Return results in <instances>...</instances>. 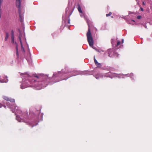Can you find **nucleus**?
Masks as SVG:
<instances>
[{"instance_id": "1", "label": "nucleus", "mask_w": 152, "mask_h": 152, "mask_svg": "<svg viewBox=\"0 0 152 152\" xmlns=\"http://www.w3.org/2000/svg\"><path fill=\"white\" fill-rule=\"evenodd\" d=\"M18 31L19 32L18 36V40L20 42L21 50L24 53L25 50L23 46V44L26 42L25 34L24 32L22 33L20 29H18Z\"/></svg>"}, {"instance_id": "2", "label": "nucleus", "mask_w": 152, "mask_h": 152, "mask_svg": "<svg viewBox=\"0 0 152 152\" xmlns=\"http://www.w3.org/2000/svg\"><path fill=\"white\" fill-rule=\"evenodd\" d=\"M15 114H18V115L20 116L22 118H27L28 117V114L27 111L23 113L22 111L20 110V108L17 106H16L15 107Z\"/></svg>"}, {"instance_id": "3", "label": "nucleus", "mask_w": 152, "mask_h": 152, "mask_svg": "<svg viewBox=\"0 0 152 152\" xmlns=\"http://www.w3.org/2000/svg\"><path fill=\"white\" fill-rule=\"evenodd\" d=\"M87 40L90 46L92 47L94 45V42L92 36L91 34L90 28L88 25V31L87 34Z\"/></svg>"}, {"instance_id": "4", "label": "nucleus", "mask_w": 152, "mask_h": 152, "mask_svg": "<svg viewBox=\"0 0 152 152\" xmlns=\"http://www.w3.org/2000/svg\"><path fill=\"white\" fill-rule=\"evenodd\" d=\"M18 13L19 14V20L21 22H22L23 21L24 11L23 10H20V9H19L18 11Z\"/></svg>"}, {"instance_id": "5", "label": "nucleus", "mask_w": 152, "mask_h": 152, "mask_svg": "<svg viewBox=\"0 0 152 152\" xmlns=\"http://www.w3.org/2000/svg\"><path fill=\"white\" fill-rule=\"evenodd\" d=\"M16 6L18 8V11L19 9H20V10H23L21 9L20 7V5H21V1L20 0H16Z\"/></svg>"}, {"instance_id": "6", "label": "nucleus", "mask_w": 152, "mask_h": 152, "mask_svg": "<svg viewBox=\"0 0 152 152\" xmlns=\"http://www.w3.org/2000/svg\"><path fill=\"white\" fill-rule=\"evenodd\" d=\"M3 99L7 101H9L12 103L15 102V100L14 99H10L6 96H4Z\"/></svg>"}, {"instance_id": "7", "label": "nucleus", "mask_w": 152, "mask_h": 152, "mask_svg": "<svg viewBox=\"0 0 152 152\" xmlns=\"http://www.w3.org/2000/svg\"><path fill=\"white\" fill-rule=\"evenodd\" d=\"M94 60L96 66L98 67H100L101 66V64L97 62V61L95 57H94Z\"/></svg>"}, {"instance_id": "8", "label": "nucleus", "mask_w": 152, "mask_h": 152, "mask_svg": "<svg viewBox=\"0 0 152 152\" xmlns=\"http://www.w3.org/2000/svg\"><path fill=\"white\" fill-rule=\"evenodd\" d=\"M15 45L16 46V55L17 56V58H18L19 57V53L18 50V44L17 42H15Z\"/></svg>"}, {"instance_id": "9", "label": "nucleus", "mask_w": 152, "mask_h": 152, "mask_svg": "<svg viewBox=\"0 0 152 152\" xmlns=\"http://www.w3.org/2000/svg\"><path fill=\"white\" fill-rule=\"evenodd\" d=\"M77 9L78 11H79V12L80 13H82V11L81 9V7L79 5V4H78L77 5Z\"/></svg>"}, {"instance_id": "10", "label": "nucleus", "mask_w": 152, "mask_h": 152, "mask_svg": "<svg viewBox=\"0 0 152 152\" xmlns=\"http://www.w3.org/2000/svg\"><path fill=\"white\" fill-rule=\"evenodd\" d=\"M11 42L13 44L15 45V42H16L14 41V37H11Z\"/></svg>"}, {"instance_id": "11", "label": "nucleus", "mask_w": 152, "mask_h": 152, "mask_svg": "<svg viewBox=\"0 0 152 152\" xmlns=\"http://www.w3.org/2000/svg\"><path fill=\"white\" fill-rule=\"evenodd\" d=\"M9 34L8 33H6V36H5V39H4V40L5 41H7L8 37H9Z\"/></svg>"}, {"instance_id": "12", "label": "nucleus", "mask_w": 152, "mask_h": 152, "mask_svg": "<svg viewBox=\"0 0 152 152\" xmlns=\"http://www.w3.org/2000/svg\"><path fill=\"white\" fill-rule=\"evenodd\" d=\"M2 1L1 0H0V15H1V6Z\"/></svg>"}, {"instance_id": "13", "label": "nucleus", "mask_w": 152, "mask_h": 152, "mask_svg": "<svg viewBox=\"0 0 152 152\" xmlns=\"http://www.w3.org/2000/svg\"><path fill=\"white\" fill-rule=\"evenodd\" d=\"M26 87L24 86V84L23 83L22 84V85L21 86V88L22 89H24Z\"/></svg>"}, {"instance_id": "14", "label": "nucleus", "mask_w": 152, "mask_h": 152, "mask_svg": "<svg viewBox=\"0 0 152 152\" xmlns=\"http://www.w3.org/2000/svg\"><path fill=\"white\" fill-rule=\"evenodd\" d=\"M56 34H57L56 32H54L52 34V35L53 38H54L55 37V36L56 35Z\"/></svg>"}, {"instance_id": "15", "label": "nucleus", "mask_w": 152, "mask_h": 152, "mask_svg": "<svg viewBox=\"0 0 152 152\" xmlns=\"http://www.w3.org/2000/svg\"><path fill=\"white\" fill-rule=\"evenodd\" d=\"M111 42L113 45L115 44L114 40L113 39H112L111 40Z\"/></svg>"}, {"instance_id": "16", "label": "nucleus", "mask_w": 152, "mask_h": 152, "mask_svg": "<svg viewBox=\"0 0 152 152\" xmlns=\"http://www.w3.org/2000/svg\"><path fill=\"white\" fill-rule=\"evenodd\" d=\"M66 71L65 72V73H68L69 72V70L68 68L67 67H65L64 69Z\"/></svg>"}, {"instance_id": "17", "label": "nucleus", "mask_w": 152, "mask_h": 152, "mask_svg": "<svg viewBox=\"0 0 152 152\" xmlns=\"http://www.w3.org/2000/svg\"><path fill=\"white\" fill-rule=\"evenodd\" d=\"M112 14V13L111 12H110L108 14H106V16L107 17H108V16H110Z\"/></svg>"}, {"instance_id": "18", "label": "nucleus", "mask_w": 152, "mask_h": 152, "mask_svg": "<svg viewBox=\"0 0 152 152\" xmlns=\"http://www.w3.org/2000/svg\"><path fill=\"white\" fill-rule=\"evenodd\" d=\"M11 37H14V32L13 30L11 31Z\"/></svg>"}, {"instance_id": "19", "label": "nucleus", "mask_w": 152, "mask_h": 152, "mask_svg": "<svg viewBox=\"0 0 152 152\" xmlns=\"http://www.w3.org/2000/svg\"><path fill=\"white\" fill-rule=\"evenodd\" d=\"M120 43H121V42L120 41H118L117 43L116 46H118L119 45H120Z\"/></svg>"}, {"instance_id": "20", "label": "nucleus", "mask_w": 152, "mask_h": 152, "mask_svg": "<svg viewBox=\"0 0 152 152\" xmlns=\"http://www.w3.org/2000/svg\"><path fill=\"white\" fill-rule=\"evenodd\" d=\"M34 77H35L37 78H39V76L37 74L34 75Z\"/></svg>"}, {"instance_id": "21", "label": "nucleus", "mask_w": 152, "mask_h": 152, "mask_svg": "<svg viewBox=\"0 0 152 152\" xmlns=\"http://www.w3.org/2000/svg\"><path fill=\"white\" fill-rule=\"evenodd\" d=\"M141 18V16L140 15L138 16L137 17V19H140Z\"/></svg>"}, {"instance_id": "22", "label": "nucleus", "mask_w": 152, "mask_h": 152, "mask_svg": "<svg viewBox=\"0 0 152 152\" xmlns=\"http://www.w3.org/2000/svg\"><path fill=\"white\" fill-rule=\"evenodd\" d=\"M140 10L141 11H143V9L141 7L140 8Z\"/></svg>"}, {"instance_id": "23", "label": "nucleus", "mask_w": 152, "mask_h": 152, "mask_svg": "<svg viewBox=\"0 0 152 152\" xmlns=\"http://www.w3.org/2000/svg\"><path fill=\"white\" fill-rule=\"evenodd\" d=\"M35 80L33 79H32V81L31 82L32 83H33V81L34 82V81H35Z\"/></svg>"}, {"instance_id": "24", "label": "nucleus", "mask_w": 152, "mask_h": 152, "mask_svg": "<svg viewBox=\"0 0 152 152\" xmlns=\"http://www.w3.org/2000/svg\"><path fill=\"white\" fill-rule=\"evenodd\" d=\"M142 5H145V3L144 1H143L142 2Z\"/></svg>"}, {"instance_id": "25", "label": "nucleus", "mask_w": 152, "mask_h": 152, "mask_svg": "<svg viewBox=\"0 0 152 152\" xmlns=\"http://www.w3.org/2000/svg\"><path fill=\"white\" fill-rule=\"evenodd\" d=\"M2 106V104H1L0 103V108Z\"/></svg>"}, {"instance_id": "26", "label": "nucleus", "mask_w": 152, "mask_h": 152, "mask_svg": "<svg viewBox=\"0 0 152 152\" xmlns=\"http://www.w3.org/2000/svg\"><path fill=\"white\" fill-rule=\"evenodd\" d=\"M124 39H122V43H123L124 42Z\"/></svg>"}, {"instance_id": "27", "label": "nucleus", "mask_w": 152, "mask_h": 152, "mask_svg": "<svg viewBox=\"0 0 152 152\" xmlns=\"http://www.w3.org/2000/svg\"><path fill=\"white\" fill-rule=\"evenodd\" d=\"M70 19H69L68 20V23H70Z\"/></svg>"}, {"instance_id": "28", "label": "nucleus", "mask_w": 152, "mask_h": 152, "mask_svg": "<svg viewBox=\"0 0 152 152\" xmlns=\"http://www.w3.org/2000/svg\"><path fill=\"white\" fill-rule=\"evenodd\" d=\"M39 84L40 85L42 84H41V82H39Z\"/></svg>"}, {"instance_id": "29", "label": "nucleus", "mask_w": 152, "mask_h": 152, "mask_svg": "<svg viewBox=\"0 0 152 152\" xmlns=\"http://www.w3.org/2000/svg\"><path fill=\"white\" fill-rule=\"evenodd\" d=\"M62 70L63 71L64 70V69H62Z\"/></svg>"}, {"instance_id": "30", "label": "nucleus", "mask_w": 152, "mask_h": 152, "mask_svg": "<svg viewBox=\"0 0 152 152\" xmlns=\"http://www.w3.org/2000/svg\"><path fill=\"white\" fill-rule=\"evenodd\" d=\"M55 74H53V75H54V76H55Z\"/></svg>"}, {"instance_id": "31", "label": "nucleus", "mask_w": 152, "mask_h": 152, "mask_svg": "<svg viewBox=\"0 0 152 152\" xmlns=\"http://www.w3.org/2000/svg\"><path fill=\"white\" fill-rule=\"evenodd\" d=\"M0 82H1V80H0Z\"/></svg>"}, {"instance_id": "32", "label": "nucleus", "mask_w": 152, "mask_h": 152, "mask_svg": "<svg viewBox=\"0 0 152 152\" xmlns=\"http://www.w3.org/2000/svg\"><path fill=\"white\" fill-rule=\"evenodd\" d=\"M136 1H137V0H136Z\"/></svg>"}]
</instances>
